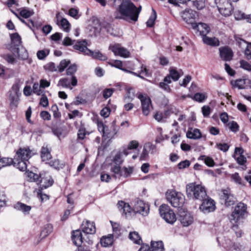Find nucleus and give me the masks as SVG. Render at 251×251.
Wrapping results in <instances>:
<instances>
[{
  "label": "nucleus",
  "instance_id": "nucleus-7",
  "mask_svg": "<svg viewBox=\"0 0 251 251\" xmlns=\"http://www.w3.org/2000/svg\"><path fill=\"white\" fill-rule=\"evenodd\" d=\"M133 209L135 212L138 213L144 216H147L150 211L149 205L138 199L135 200Z\"/></svg>",
  "mask_w": 251,
  "mask_h": 251
},
{
  "label": "nucleus",
  "instance_id": "nucleus-24",
  "mask_svg": "<svg viewBox=\"0 0 251 251\" xmlns=\"http://www.w3.org/2000/svg\"><path fill=\"white\" fill-rule=\"evenodd\" d=\"M220 54L221 58L225 61L230 60L233 56V52L231 49L228 48L224 47L219 49Z\"/></svg>",
  "mask_w": 251,
  "mask_h": 251
},
{
  "label": "nucleus",
  "instance_id": "nucleus-57",
  "mask_svg": "<svg viewBox=\"0 0 251 251\" xmlns=\"http://www.w3.org/2000/svg\"><path fill=\"white\" fill-rule=\"evenodd\" d=\"M114 91L113 88H106L102 92V95L105 99L110 97Z\"/></svg>",
  "mask_w": 251,
  "mask_h": 251
},
{
  "label": "nucleus",
  "instance_id": "nucleus-56",
  "mask_svg": "<svg viewBox=\"0 0 251 251\" xmlns=\"http://www.w3.org/2000/svg\"><path fill=\"white\" fill-rule=\"evenodd\" d=\"M107 126H106L102 122H98V128L99 131L102 133V136L103 137H105V133L106 132V129L107 128Z\"/></svg>",
  "mask_w": 251,
  "mask_h": 251
},
{
  "label": "nucleus",
  "instance_id": "nucleus-1",
  "mask_svg": "<svg viewBox=\"0 0 251 251\" xmlns=\"http://www.w3.org/2000/svg\"><path fill=\"white\" fill-rule=\"evenodd\" d=\"M118 11L120 16L117 15L116 19L136 22L138 20L140 10L129 0H124L120 5Z\"/></svg>",
  "mask_w": 251,
  "mask_h": 251
},
{
  "label": "nucleus",
  "instance_id": "nucleus-14",
  "mask_svg": "<svg viewBox=\"0 0 251 251\" xmlns=\"http://www.w3.org/2000/svg\"><path fill=\"white\" fill-rule=\"evenodd\" d=\"M109 49L114 53L115 55H119L124 58L129 57L130 52L126 48L121 46L120 44L111 45Z\"/></svg>",
  "mask_w": 251,
  "mask_h": 251
},
{
  "label": "nucleus",
  "instance_id": "nucleus-47",
  "mask_svg": "<svg viewBox=\"0 0 251 251\" xmlns=\"http://www.w3.org/2000/svg\"><path fill=\"white\" fill-rule=\"evenodd\" d=\"M156 18V13L155 10L152 9V13L149 19L147 21L146 24L147 26L152 27L153 26L154 24V21Z\"/></svg>",
  "mask_w": 251,
  "mask_h": 251
},
{
  "label": "nucleus",
  "instance_id": "nucleus-27",
  "mask_svg": "<svg viewBox=\"0 0 251 251\" xmlns=\"http://www.w3.org/2000/svg\"><path fill=\"white\" fill-rule=\"evenodd\" d=\"M187 137L190 139H198L201 138V133L198 128H189L186 134Z\"/></svg>",
  "mask_w": 251,
  "mask_h": 251
},
{
  "label": "nucleus",
  "instance_id": "nucleus-29",
  "mask_svg": "<svg viewBox=\"0 0 251 251\" xmlns=\"http://www.w3.org/2000/svg\"><path fill=\"white\" fill-rule=\"evenodd\" d=\"M14 207L17 210L21 211L25 214H28L31 209L30 206L26 205L21 202H18L16 203Z\"/></svg>",
  "mask_w": 251,
  "mask_h": 251
},
{
  "label": "nucleus",
  "instance_id": "nucleus-52",
  "mask_svg": "<svg viewBox=\"0 0 251 251\" xmlns=\"http://www.w3.org/2000/svg\"><path fill=\"white\" fill-rule=\"evenodd\" d=\"M48 50H40L37 52V56L39 59L42 60L45 58L49 54Z\"/></svg>",
  "mask_w": 251,
  "mask_h": 251
},
{
  "label": "nucleus",
  "instance_id": "nucleus-46",
  "mask_svg": "<svg viewBox=\"0 0 251 251\" xmlns=\"http://www.w3.org/2000/svg\"><path fill=\"white\" fill-rule=\"evenodd\" d=\"M139 63V68L138 72H139L141 75H144L145 76H149L150 74L149 73V70L147 68L146 66L140 62Z\"/></svg>",
  "mask_w": 251,
  "mask_h": 251
},
{
  "label": "nucleus",
  "instance_id": "nucleus-42",
  "mask_svg": "<svg viewBox=\"0 0 251 251\" xmlns=\"http://www.w3.org/2000/svg\"><path fill=\"white\" fill-rule=\"evenodd\" d=\"M199 159L204 161L205 164L209 167H213L215 165L213 159L210 157L206 156L204 155H201Z\"/></svg>",
  "mask_w": 251,
  "mask_h": 251
},
{
  "label": "nucleus",
  "instance_id": "nucleus-49",
  "mask_svg": "<svg viewBox=\"0 0 251 251\" xmlns=\"http://www.w3.org/2000/svg\"><path fill=\"white\" fill-rule=\"evenodd\" d=\"M169 75L171 78L175 81H177L180 76L179 73L176 70L173 68H171L170 70Z\"/></svg>",
  "mask_w": 251,
  "mask_h": 251
},
{
  "label": "nucleus",
  "instance_id": "nucleus-26",
  "mask_svg": "<svg viewBox=\"0 0 251 251\" xmlns=\"http://www.w3.org/2000/svg\"><path fill=\"white\" fill-rule=\"evenodd\" d=\"M27 162H28V160L19 159L14 157L12 164H13L14 166L20 171H25L27 168Z\"/></svg>",
  "mask_w": 251,
  "mask_h": 251
},
{
  "label": "nucleus",
  "instance_id": "nucleus-39",
  "mask_svg": "<svg viewBox=\"0 0 251 251\" xmlns=\"http://www.w3.org/2000/svg\"><path fill=\"white\" fill-rule=\"evenodd\" d=\"M207 98V95L204 93H197L193 96L192 99L199 102H203Z\"/></svg>",
  "mask_w": 251,
  "mask_h": 251
},
{
  "label": "nucleus",
  "instance_id": "nucleus-63",
  "mask_svg": "<svg viewBox=\"0 0 251 251\" xmlns=\"http://www.w3.org/2000/svg\"><path fill=\"white\" fill-rule=\"evenodd\" d=\"M231 179L236 183L242 184V180L241 177L239 176L238 173H235L231 175Z\"/></svg>",
  "mask_w": 251,
  "mask_h": 251
},
{
  "label": "nucleus",
  "instance_id": "nucleus-19",
  "mask_svg": "<svg viewBox=\"0 0 251 251\" xmlns=\"http://www.w3.org/2000/svg\"><path fill=\"white\" fill-rule=\"evenodd\" d=\"M34 153L28 148H20L16 152L15 157L17 159L28 160Z\"/></svg>",
  "mask_w": 251,
  "mask_h": 251
},
{
  "label": "nucleus",
  "instance_id": "nucleus-55",
  "mask_svg": "<svg viewBox=\"0 0 251 251\" xmlns=\"http://www.w3.org/2000/svg\"><path fill=\"white\" fill-rule=\"evenodd\" d=\"M16 57L14 54H3L2 57L8 63L10 64H14L15 62Z\"/></svg>",
  "mask_w": 251,
  "mask_h": 251
},
{
  "label": "nucleus",
  "instance_id": "nucleus-50",
  "mask_svg": "<svg viewBox=\"0 0 251 251\" xmlns=\"http://www.w3.org/2000/svg\"><path fill=\"white\" fill-rule=\"evenodd\" d=\"M70 61L69 60H63L60 62L59 65L57 66L58 71L60 72H62L64 71L65 69L69 65Z\"/></svg>",
  "mask_w": 251,
  "mask_h": 251
},
{
  "label": "nucleus",
  "instance_id": "nucleus-16",
  "mask_svg": "<svg viewBox=\"0 0 251 251\" xmlns=\"http://www.w3.org/2000/svg\"><path fill=\"white\" fill-rule=\"evenodd\" d=\"M197 16V12L192 9H186L181 14L183 20L188 24H191L192 26L193 24H195V20Z\"/></svg>",
  "mask_w": 251,
  "mask_h": 251
},
{
  "label": "nucleus",
  "instance_id": "nucleus-45",
  "mask_svg": "<svg viewBox=\"0 0 251 251\" xmlns=\"http://www.w3.org/2000/svg\"><path fill=\"white\" fill-rule=\"evenodd\" d=\"M239 63L241 68L251 73V62H249L245 60H241Z\"/></svg>",
  "mask_w": 251,
  "mask_h": 251
},
{
  "label": "nucleus",
  "instance_id": "nucleus-22",
  "mask_svg": "<svg viewBox=\"0 0 251 251\" xmlns=\"http://www.w3.org/2000/svg\"><path fill=\"white\" fill-rule=\"evenodd\" d=\"M87 42L85 40L78 41L74 46V48L82 52L85 55H88L91 53L90 50L87 47Z\"/></svg>",
  "mask_w": 251,
  "mask_h": 251
},
{
  "label": "nucleus",
  "instance_id": "nucleus-35",
  "mask_svg": "<svg viewBox=\"0 0 251 251\" xmlns=\"http://www.w3.org/2000/svg\"><path fill=\"white\" fill-rule=\"evenodd\" d=\"M34 12L32 10H29L28 8L24 7L22 8L20 11L19 16L23 18L27 19L28 18L32 16Z\"/></svg>",
  "mask_w": 251,
  "mask_h": 251
},
{
  "label": "nucleus",
  "instance_id": "nucleus-15",
  "mask_svg": "<svg viewBox=\"0 0 251 251\" xmlns=\"http://www.w3.org/2000/svg\"><path fill=\"white\" fill-rule=\"evenodd\" d=\"M192 28L197 34L202 37L206 35L210 30L209 26L207 24L203 23L193 24Z\"/></svg>",
  "mask_w": 251,
  "mask_h": 251
},
{
  "label": "nucleus",
  "instance_id": "nucleus-58",
  "mask_svg": "<svg viewBox=\"0 0 251 251\" xmlns=\"http://www.w3.org/2000/svg\"><path fill=\"white\" fill-rule=\"evenodd\" d=\"M233 157L236 160L238 164L241 165H244L247 161L246 158L243 155L239 156L233 155Z\"/></svg>",
  "mask_w": 251,
  "mask_h": 251
},
{
  "label": "nucleus",
  "instance_id": "nucleus-18",
  "mask_svg": "<svg viewBox=\"0 0 251 251\" xmlns=\"http://www.w3.org/2000/svg\"><path fill=\"white\" fill-rule=\"evenodd\" d=\"M40 180L39 185L41 189H46L51 186L54 182L51 176L48 174L45 173L40 174Z\"/></svg>",
  "mask_w": 251,
  "mask_h": 251
},
{
  "label": "nucleus",
  "instance_id": "nucleus-48",
  "mask_svg": "<svg viewBox=\"0 0 251 251\" xmlns=\"http://www.w3.org/2000/svg\"><path fill=\"white\" fill-rule=\"evenodd\" d=\"M77 70V67L76 65L73 64L70 65L66 70V75L68 76H75L74 74Z\"/></svg>",
  "mask_w": 251,
  "mask_h": 251
},
{
  "label": "nucleus",
  "instance_id": "nucleus-61",
  "mask_svg": "<svg viewBox=\"0 0 251 251\" xmlns=\"http://www.w3.org/2000/svg\"><path fill=\"white\" fill-rule=\"evenodd\" d=\"M37 196L42 202L46 201L49 199V196L45 194H43L41 190H38Z\"/></svg>",
  "mask_w": 251,
  "mask_h": 251
},
{
  "label": "nucleus",
  "instance_id": "nucleus-25",
  "mask_svg": "<svg viewBox=\"0 0 251 251\" xmlns=\"http://www.w3.org/2000/svg\"><path fill=\"white\" fill-rule=\"evenodd\" d=\"M72 238L73 243L75 246L79 247L82 245L83 237L82 234L80 230L74 231L72 235Z\"/></svg>",
  "mask_w": 251,
  "mask_h": 251
},
{
  "label": "nucleus",
  "instance_id": "nucleus-64",
  "mask_svg": "<svg viewBox=\"0 0 251 251\" xmlns=\"http://www.w3.org/2000/svg\"><path fill=\"white\" fill-rule=\"evenodd\" d=\"M244 54L248 60L251 59V44H247L245 49Z\"/></svg>",
  "mask_w": 251,
  "mask_h": 251
},
{
  "label": "nucleus",
  "instance_id": "nucleus-6",
  "mask_svg": "<svg viewBox=\"0 0 251 251\" xmlns=\"http://www.w3.org/2000/svg\"><path fill=\"white\" fill-rule=\"evenodd\" d=\"M246 210L247 207L244 203L242 202L238 203L229 217L230 221H234L235 223H236L240 218H243V216L246 212Z\"/></svg>",
  "mask_w": 251,
  "mask_h": 251
},
{
  "label": "nucleus",
  "instance_id": "nucleus-3",
  "mask_svg": "<svg viewBox=\"0 0 251 251\" xmlns=\"http://www.w3.org/2000/svg\"><path fill=\"white\" fill-rule=\"evenodd\" d=\"M166 198L167 201L174 207H180L184 203V195L175 190H168L166 193Z\"/></svg>",
  "mask_w": 251,
  "mask_h": 251
},
{
  "label": "nucleus",
  "instance_id": "nucleus-21",
  "mask_svg": "<svg viewBox=\"0 0 251 251\" xmlns=\"http://www.w3.org/2000/svg\"><path fill=\"white\" fill-rule=\"evenodd\" d=\"M82 231L86 234H92L96 232V227L94 223L89 221H83L81 225Z\"/></svg>",
  "mask_w": 251,
  "mask_h": 251
},
{
  "label": "nucleus",
  "instance_id": "nucleus-28",
  "mask_svg": "<svg viewBox=\"0 0 251 251\" xmlns=\"http://www.w3.org/2000/svg\"><path fill=\"white\" fill-rule=\"evenodd\" d=\"M250 81V80L248 79H239L234 81H232L231 83L233 86L242 89L246 88L247 83H249Z\"/></svg>",
  "mask_w": 251,
  "mask_h": 251
},
{
  "label": "nucleus",
  "instance_id": "nucleus-41",
  "mask_svg": "<svg viewBox=\"0 0 251 251\" xmlns=\"http://www.w3.org/2000/svg\"><path fill=\"white\" fill-rule=\"evenodd\" d=\"M192 2L194 7L199 10L203 9L205 7V0H187Z\"/></svg>",
  "mask_w": 251,
  "mask_h": 251
},
{
  "label": "nucleus",
  "instance_id": "nucleus-4",
  "mask_svg": "<svg viewBox=\"0 0 251 251\" xmlns=\"http://www.w3.org/2000/svg\"><path fill=\"white\" fill-rule=\"evenodd\" d=\"M159 210L161 217L167 223L173 224L176 221V214L168 205L165 204H162L160 206Z\"/></svg>",
  "mask_w": 251,
  "mask_h": 251
},
{
  "label": "nucleus",
  "instance_id": "nucleus-20",
  "mask_svg": "<svg viewBox=\"0 0 251 251\" xmlns=\"http://www.w3.org/2000/svg\"><path fill=\"white\" fill-rule=\"evenodd\" d=\"M221 199L223 202H224L226 206L227 207L233 205L235 202V198L227 189L223 190Z\"/></svg>",
  "mask_w": 251,
  "mask_h": 251
},
{
  "label": "nucleus",
  "instance_id": "nucleus-32",
  "mask_svg": "<svg viewBox=\"0 0 251 251\" xmlns=\"http://www.w3.org/2000/svg\"><path fill=\"white\" fill-rule=\"evenodd\" d=\"M202 40L204 44L212 46H218L219 45V41L215 37L210 38L205 35L202 37Z\"/></svg>",
  "mask_w": 251,
  "mask_h": 251
},
{
  "label": "nucleus",
  "instance_id": "nucleus-33",
  "mask_svg": "<svg viewBox=\"0 0 251 251\" xmlns=\"http://www.w3.org/2000/svg\"><path fill=\"white\" fill-rule=\"evenodd\" d=\"M113 242V236L112 234H109L107 237H102L100 239V244L102 246L106 247L110 246Z\"/></svg>",
  "mask_w": 251,
  "mask_h": 251
},
{
  "label": "nucleus",
  "instance_id": "nucleus-51",
  "mask_svg": "<svg viewBox=\"0 0 251 251\" xmlns=\"http://www.w3.org/2000/svg\"><path fill=\"white\" fill-rule=\"evenodd\" d=\"M134 92V90L133 88L128 89L126 95L124 98L125 100L126 101V100L129 101L133 100L135 97Z\"/></svg>",
  "mask_w": 251,
  "mask_h": 251
},
{
  "label": "nucleus",
  "instance_id": "nucleus-23",
  "mask_svg": "<svg viewBox=\"0 0 251 251\" xmlns=\"http://www.w3.org/2000/svg\"><path fill=\"white\" fill-rule=\"evenodd\" d=\"M118 127L116 125V121H114L111 124L109 128L107 127L105 135V139H112L117 134Z\"/></svg>",
  "mask_w": 251,
  "mask_h": 251
},
{
  "label": "nucleus",
  "instance_id": "nucleus-40",
  "mask_svg": "<svg viewBox=\"0 0 251 251\" xmlns=\"http://www.w3.org/2000/svg\"><path fill=\"white\" fill-rule=\"evenodd\" d=\"M120 210H123L125 214L129 213L131 210V207L129 204L125 203L124 201H120L117 204Z\"/></svg>",
  "mask_w": 251,
  "mask_h": 251
},
{
  "label": "nucleus",
  "instance_id": "nucleus-5",
  "mask_svg": "<svg viewBox=\"0 0 251 251\" xmlns=\"http://www.w3.org/2000/svg\"><path fill=\"white\" fill-rule=\"evenodd\" d=\"M219 8V12L223 15L227 17L231 14L233 10L232 4L227 0H214Z\"/></svg>",
  "mask_w": 251,
  "mask_h": 251
},
{
  "label": "nucleus",
  "instance_id": "nucleus-44",
  "mask_svg": "<svg viewBox=\"0 0 251 251\" xmlns=\"http://www.w3.org/2000/svg\"><path fill=\"white\" fill-rule=\"evenodd\" d=\"M27 176L29 178V180L30 181L36 182L38 185L39 184V181L40 180V175H38L37 174H35L32 172H30L27 174Z\"/></svg>",
  "mask_w": 251,
  "mask_h": 251
},
{
  "label": "nucleus",
  "instance_id": "nucleus-53",
  "mask_svg": "<svg viewBox=\"0 0 251 251\" xmlns=\"http://www.w3.org/2000/svg\"><path fill=\"white\" fill-rule=\"evenodd\" d=\"M44 68L46 70L50 72H55L57 70L58 67L53 62H50L47 64L45 66Z\"/></svg>",
  "mask_w": 251,
  "mask_h": 251
},
{
  "label": "nucleus",
  "instance_id": "nucleus-37",
  "mask_svg": "<svg viewBox=\"0 0 251 251\" xmlns=\"http://www.w3.org/2000/svg\"><path fill=\"white\" fill-rule=\"evenodd\" d=\"M19 95H15L12 92L9 94V100H10V105L12 107H16L18 104L19 100Z\"/></svg>",
  "mask_w": 251,
  "mask_h": 251
},
{
  "label": "nucleus",
  "instance_id": "nucleus-36",
  "mask_svg": "<svg viewBox=\"0 0 251 251\" xmlns=\"http://www.w3.org/2000/svg\"><path fill=\"white\" fill-rule=\"evenodd\" d=\"M53 230L52 226L51 224H48L43 227V229L42 230L40 235L42 238H45L47 237L49 234H50Z\"/></svg>",
  "mask_w": 251,
  "mask_h": 251
},
{
  "label": "nucleus",
  "instance_id": "nucleus-30",
  "mask_svg": "<svg viewBox=\"0 0 251 251\" xmlns=\"http://www.w3.org/2000/svg\"><path fill=\"white\" fill-rule=\"evenodd\" d=\"M150 251H164V245L162 241H151Z\"/></svg>",
  "mask_w": 251,
  "mask_h": 251
},
{
  "label": "nucleus",
  "instance_id": "nucleus-12",
  "mask_svg": "<svg viewBox=\"0 0 251 251\" xmlns=\"http://www.w3.org/2000/svg\"><path fill=\"white\" fill-rule=\"evenodd\" d=\"M138 98L141 102L143 114L145 116H148L152 108L151 99L146 96H144L142 94H139Z\"/></svg>",
  "mask_w": 251,
  "mask_h": 251
},
{
  "label": "nucleus",
  "instance_id": "nucleus-31",
  "mask_svg": "<svg viewBox=\"0 0 251 251\" xmlns=\"http://www.w3.org/2000/svg\"><path fill=\"white\" fill-rule=\"evenodd\" d=\"M41 157L43 161L49 160L51 158V155L50 151L47 146L44 145L41 150Z\"/></svg>",
  "mask_w": 251,
  "mask_h": 251
},
{
  "label": "nucleus",
  "instance_id": "nucleus-8",
  "mask_svg": "<svg viewBox=\"0 0 251 251\" xmlns=\"http://www.w3.org/2000/svg\"><path fill=\"white\" fill-rule=\"evenodd\" d=\"M11 43L8 49L15 55V56H19V46L21 43V38L17 33L10 35Z\"/></svg>",
  "mask_w": 251,
  "mask_h": 251
},
{
  "label": "nucleus",
  "instance_id": "nucleus-38",
  "mask_svg": "<svg viewBox=\"0 0 251 251\" xmlns=\"http://www.w3.org/2000/svg\"><path fill=\"white\" fill-rule=\"evenodd\" d=\"M112 229H113V236L118 238L121 234V229L119 224L116 223H114L110 221Z\"/></svg>",
  "mask_w": 251,
  "mask_h": 251
},
{
  "label": "nucleus",
  "instance_id": "nucleus-62",
  "mask_svg": "<svg viewBox=\"0 0 251 251\" xmlns=\"http://www.w3.org/2000/svg\"><path fill=\"white\" fill-rule=\"evenodd\" d=\"M33 92L34 93L37 94V95H41L43 91L41 89L40 85H39L38 83H35L33 85Z\"/></svg>",
  "mask_w": 251,
  "mask_h": 251
},
{
  "label": "nucleus",
  "instance_id": "nucleus-11",
  "mask_svg": "<svg viewBox=\"0 0 251 251\" xmlns=\"http://www.w3.org/2000/svg\"><path fill=\"white\" fill-rule=\"evenodd\" d=\"M178 220L183 226H188L193 223L194 219L189 212L181 209L178 211Z\"/></svg>",
  "mask_w": 251,
  "mask_h": 251
},
{
  "label": "nucleus",
  "instance_id": "nucleus-17",
  "mask_svg": "<svg viewBox=\"0 0 251 251\" xmlns=\"http://www.w3.org/2000/svg\"><path fill=\"white\" fill-rule=\"evenodd\" d=\"M111 170L118 177L124 176V177H126L132 172V169L131 168H127L124 167L121 169L118 165H114L111 167Z\"/></svg>",
  "mask_w": 251,
  "mask_h": 251
},
{
  "label": "nucleus",
  "instance_id": "nucleus-54",
  "mask_svg": "<svg viewBox=\"0 0 251 251\" xmlns=\"http://www.w3.org/2000/svg\"><path fill=\"white\" fill-rule=\"evenodd\" d=\"M216 147L218 150L225 152L227 151L229 148V146L226 143H217Z\"/></svg>",
  "mask_w": 251,
  "mask_h": 251
},
{
  "label": "nucleus",
  "instance_id": "nucleus-34",
  "mask_svg": "<svg viewBox=\"0 0 251 251\" xmlns=\"http://www.w3.org/2000/svg\"><path fill=\"white\" fill-rule=\"evenodd\" d=\"M129 238L137 244L140 245L142 243L141 237L138 233L136 231L130 232L129 234Z\"/></svg>",
  "mask_w": 251,
  "mask_h": 251
},
{
  "label": "nucleus",
  "instance_id": "nucleus-59",
  "mask_svg": "<svg viewBox=\"0 0 251 251\" xmlns=\"http://www.w3.org/2000/svg\"><path fill=\"white\" fill-rule=\"evenodd\" d=\"M19 20L28 27H29L30 29H32V27H34V22L31 20H25L21 17L19 18Z\"/></svg>",
  "mask_w": 251,
  "mask_h": 251
},
{
  "label": "nucleus",
  "instance_id": "nucleus-9",
  "mask_svg": "<svg viewBox=\"0 0 251 251\" xmlns=\"http://www.w3.org/2000/svg\"><path fill=\"white\" fill-rule=\"evenodd\" d=\"M201 201L202 203L199 208L203 213H208L215 210L216 206L214 201L208 196L206 198L204 199Z\"/></svg>",
  "mask_w": 251,
  "mask_h": 251
},
{
  "label": "nucleus",
  "instance_id": "nucleus-60",
  "mask_svg": "<svg viewBox=\"0 0 251 251\" xmlns=\"http://www.w3.org/2000/svg\"><path fill=\"white\" fill-rule=\"evenodd\" d=\"M201 111L204 117H208L211 113L210 107L208 105H204L201 108Z\"/></svg>",
  "mask_w": 251,
  "mask_h": 251
},
{
  "label": "nucleus",
  "instance_id": "nucleus-10",
  "mask_svg": "<svg viewBox=\"0 0 251 251\" xmlns=\"http://www.w3.org/2000/svg\"><path fill=\"white\" fill-rule=\"evenodd\" d=\"M77 84V79L75 76L66 77L60 78L58 81L57 86H61L64 88H69L72 90L73 87L76 86Z\"/></svg>",
  "mask_w": 251,
  "mask_h": 251
},
{
  "label": "nucleus",
  "instance_id": "nucleus-43",
  "mask_svg": "<svg viewBox=\"0 0 251 251\" xmlns=\"http://www.w3.org/2000/svg\"><path fill=\"white\" fill-rule=\"evenodd\" d=\"M91 53L88 55L92 56L93 58L98 59L100 60H105L107 59L106 56L103 55L100 51L94 52L90 50Z\"/></svg>",
  "mask_w": 251,
  "mask_h": 251
},
{
  "label": "nucleus",
  "instance_id": "nucleus-2",
  "mask_svg": "<svg viewBox=\"0 0 251 251\" xmlns=\"http://www.w3.org/2000/svg\"><path fill=\"white\" fill-rule=\"evenodd\" d=\"M186 191L187 197L193 200L201 201L207 197L205 187L201 184H197L195 182L187 184Z\"/></svg>",
  "mask_w": 251,
  "mask_h": 251
},
{
  "label": "nucleus",
  "instance_id": "nucleus-13",
  "mask_svg": "<svg viewBox=\"0 0 251 251\" xmlns=\"http://www.w3.org/2000/svg\"><path fill=\"white\" fill-rule=\"evenodd\" d=\"M55 20L58 26L66 32H70L71 28V25L65 18H63L60 12H57L55 15Z\"/></svg>",
  "mask_w": 251,
  "mask_h": 251
}]
</instances>
